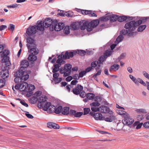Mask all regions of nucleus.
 Wrapping results in <instances>:
<instances>
[{"label": "nucleus", "mask_w": 149, "mask_h": 149, "mask_svg": "<svg viewBox=\"0 0 149 149\" xmlns=\"http://www.w3.org/2000/svg\"><path fill=\"white\" fill-rule=\"evenodd\" d=\"M95 96L94 94L92 93H88L86 95V97L88 98V99L90 100L93 99Z\"/></svg>", "instance_id": "nucleus-34"}, {"label": "nucleus", "mask_w": 149, "mask_h": 149, "mask_svg": "<svg viewBox=\"0 0 149 149\" xmlns=\"http://www.w3.org/2000/svg\"><path fill=\"white\" fill-rule=\"evenodd\" d=\"M112 51H111L110 50H107L104 53L103 56L104 58L106 59L108 57L112 54Z\"/></svg>", "instance_id": "nucleus-22"}, {"label": "nucleus", "mask_w": 149, "mask_h": 149, "mask_svg": "<svg viewBox=\"0 0 149 149\" xmlns=\"http://www.w3.org/2000/svg\"><path fill=\"white\" fill-rule=\"evenodd\" d=\"M20 103L23 106H24L26 107H28L29 106L28 104L26 103L25 101L24 100H22L20 101Z\"/></svg>", "instance_id": "nucleus-61"}, {"label": "nucleus", "mask_w": 149, "mask_h": 149, "mask_svg": "<svg viewBox=\"0 0 149 149\" xmlns=\"http://www.w3.org/2000/svg\"><path fill=\"white\" fill-rule=\"evenodd\" d=\"M90 114L92 116L94 117L95 120H103V117L102 114L99 112H98L95 113H94L91 111L90 112Z\"/></svg>", "instance_id": "nucleus-13"}, {"label": "nucleus", "mask_w": 149, "mask_h": 149, "mask_svg": "<svg viewBox=\"0 0 149 149\" xmlns=\"http://www.w3.org/2000/svg\"><path fill=\"white\" fill-rule=\"evenodd\" d=\"M69 26H65L64 28V31H65V33L66 34H69L70 33V31H69Z\"/></svg>", "instance_id": "nucleus-60"}, {"label": "nucleus", "mask_w": 149, "mask_h": 149, "mask_svg": "<svg viewBox=\"0 0 149 149\" xmlns=\"http://www.w3.org/2000/svg\"><path fill=\"white\" fill-rule=\"evenodd\" d=\"M81 13L84 15H88L90 17H97V15L95 13V11L86 10H80Z\"/></svg>", "instance_id": "nucleus-10"}, {"label": "nucleus", "mask_w": 149, "mask_h": 149, "mask_svg": "<svg viewBox=\"0 0 149 149\" xmlns=\"http://www.w3.org/2000/svg\"><path fill=\"white\" fill-rule=\"evenodd\" d=\"M83 114V113L81 112H76L74 114V117L76 118L79 117H81Z\"/></svg>", "instance_id": "nucleus-47"}, {"label": "nucleus", "mask_w": 149, "mask_h": 149, "mask_svg": "<svg viewBox=\"0 0 149 149\" xmlns=\"http://www.w3.org/2000/svg\"><path fill=\"white\" fill-rule=\"evenodd\" d=\"M2 61L4 62L5 65L6 66H8L10 64L8 57H6L5 58H3Z\"/></svg>", "instance_id": "nucleus-23"}, {"label": "nucleus", "mask_w": 149, "mask_h": 149, "mask_svg": "<svg viewBox=\"0 0 149 149\" xmlns=\"http://www.w3.org/2000/svg\"><path fill=\"white\" fill-rule=\"evenodd\" d=\"M65 56L66 59H69L70 57L72 58L73 56L72 52H68V51H66L65 54Z\"/></svg>", "instance_id": "nucleus-25"}, {"label": "nucleus", "mask_w": 149, "mask_h": 149, "mask_svg": "<svg viewBox=\"0 0 149 149\" xmlns=\"http://www.w3.org/2000/svg\"><path fill=\"white\" fill-rule=\"evenodd\" d=\"M20 90L23 91V93L26 94L28 97H30L32 95L33 91L35 88V86L32 84H28L26 82L20 83Z\"/></svg>", "instance_id": "nucleus-3"}, {"label": "nucleus", "mask_w": 149, "mask_h": 149, "mask_svg": "<svg viewBox=\"0 0 149 149\" xmlns=\"http://www.w3.org/2000/svg\"><path fill=\"white\" fill-rule=\"evenodd\" d=\"M2 53L1 57L3 58H5L6 57H8V55L9 54L10 52L8 50H5Z\"/></svg>", "instance_id": "nucleus-29"}, {"label": "nucleus", "mask_w": 149, "mask_h": 149, "mask_svg": "<svg viewBox=\"0 0 149 149\" xmlns=\"http://www.w3.org/2000/svg\"><path fill=\"white\" fill-rule=\"evenodd\" d=\"M143 126L145 128H149V121L146 122L143 124Z\"/></svg>", "instance_id": "nucleus-64"}, {"label": "nucleus", "mask_w": 149, "mask_h": 149, "mask_svg": "<svg viewBox=\"0 0 149 149\" xmlns=\"http://www.w3.org/2000/svg\"><path fill=\"white\" fill-rule=\"evenodd\" d=\"M78 54L81 56H84L86 54V52L83 50H78Z\"/></svg>", "instance_id": "nucleus-42"}, {"label": "nucleus", "mask_w": 149, "mask_h": 149, "mask_svg": "<svg viewBox=\"0 0 149 149\" xmlns=\"http://www.w3.org/2000/svg\"><path fill=\"white\" fill-rule=\"evenodd\" d=\"M37 25L30 26L26 29V33L29 36L34 35L37 31Z\"/></svg>", "instance_id": "nucleus-8"}, {"label": "nucleus", "mask_w": 149, "mask_h": 149, "mask_svg": "<svg viewBox=\"0 0 149 149\" xmlns=\"http://www.w3.org/2000/svg\"><path fill=\"white\" fill-rule=\"evenodd\" d=\"M116 112L118 114L123 116L124 117L125 116V115L126 113L125 111L120 110L117 109L116 110Z\"/></svg>", "instance_id": "nucleus-37"}, {"label": "nucleus", "mask_w": 149, "mask_h": 149, "mask_svg": "<svg viewBox=\"0 0 149 149\" xmlns=\"http://www.w3.org/2000/svg\"><path fill=\"white\" fill-rule=\"evenodd\" d=\"M1 77L3 79L7 78L9 75V72L8 70H3L1 71Z\"/></svg>", "instance_id": "nucleus-18"}, {"label": "nucleus", "mask_w": 149, "mask_h": 149, "mask_svg": "<svg viewBox=\"0 0 149 149\" xmlns=\"http://www.w3.org/2000/svg\"><path fill=\"white\" fill-rule=\"evenodd\" d=\"M26 40L27 43L26 45L28 52L30 53L27 59L31 63L33 64L37 58V57L36 56L37 54L36 45V41L33 38H32L30 36L27 37Z\"/></svg>", "instance_id": "nucleus-1"}, {"label": "nucleus", "mask_w": 149, "mask_h": 149, "mask_svg": "<svg viewBox=\"0 0 149 149\" xmlns=\"http://www.w3.org/2000/svg\"><path fill=\"white\" fill-rule=\"evenodd\" d=\"M18 5H19L15 3L11 4L10 5H8L7 6V7L8 8H17L18 7Z\"/></svg>", "instance_id": "nucleus-50"}, {"label": "nucleus", "mask_w": 149, "mask_h": 149, "mask_svg": "<svg viewBox=\"0 0 149 149\" xmlns=\"http://www.w3.org/2000/svg\"><path fill=\"white\" fill-rule=\"evenodd\" d=\"M134 120L132 118L127 116L124 117V119L122 120V123L124 125H126L129 126L132 125L134 122Z\"/></svg>", "instance_id": "nucleus-12"}, {"label": "nucleus", "mask_w": 149, "mask_h": 149, "mask_svg": "<svg viewBox=\"0 0 149 149\" xmlns=\"http://www.w3.org/2000/svg\"><path fill=\"white\" fill-rule=\"evenodd\" d=\"M129 32L128 30H126L125 29H123L121 30L120 32V34L122 35L123 36V35H125L127 33H128Z\"/></svg>", "instance_id": "nucleus-45"}, {"label": "nucleus", "mask_w": 149, "mask_h": 149, "mask_svg": "<svg viewBox=\"0 0 149 149\" xmlns=\"http://www.w3.org/2000/svg\"><path fill=\"white\" fill-rule=\"evenodd\" d=\"M53 80H56V79H57L59 76V74L57 72L53 73Z\"/></svg>", "instance_id": "nucleus-53"}, {"label": "nucleus", "mask_w": 149, "mask_h": 149, "mask_svg": "<svg viewBox=\"0 0 149 149\" xmlns=\"http://www.w3.org/2000/svg\"><path fill=\"white\" fill-rule=\"evenodd\" d=\"M100 111L102 113H107L109 111V108L108 107L102 106L100 107Z\"/></svg>", "instance_id": "nucleus-19"}, {"label": "nucleus", "mask_w": 149, "mask_h": 149, "mask_svg": "<svg viewBox=\"0 0 149 149\" xmlns=\"http://www.w3.org/2000/svg\"><path fill=\"white\" fill-rule=\"evenodd\" d=\"M99 64L98 61H95L92 62L91 63V67L93 68H95L97 66V65Z\"/></svg>", "instance_id": "nucleus-44"}, {"label": "nucleus", "mask_w": 149, "mask_h": 149, "mask_svg": "<svg viewBox=\"0 0 149 149\" xmlns=\"http://www.w3.org/2000/svg\"><path fill=\"white\" fill-rule=\"evenodd\" d=\"M103 119L106 121L111 122L116 120V118L113 115H111L107 117H103Z\"/></svg>", "instance_id": "nucleus-16"}, {"label": "nucleus", "mask_w": 149, "mask_h": 149, "mask_svg": "<svg viewBox=\"0 0 149 149\" xmlns=\"http://www.w3.org/2000/svg\"><path fill=\"white\" fill-rule=\"evenodd\" d=\"M84 115H86L88 114L90 111H91V110L90 108H85L84 109Z\"/></svg>", "instance_id": "nucleus-49"}, {"label": "nucleus", "mask_w": 149, "mask_h": 149, "mask_svg": "<svg viewBox=\"0 0 149 149\" xmlns=\"http://www.w3.org/2000/svg\"><path fill=\"white\" fill-rule=\"evenodd\" d=\"M91 108L92 112L93 113L99 111L100 110V107H91Z\"/></svg>", "instance_id": "nucleus-41"}, {"label": "nucleus", "mask_w": 149, "mask_h": 149, "mask_svg": "<svg viewBox=\"0 0 149 149\" xmlns=\"http://www.w3.org/2000/svg\"><path fill=\"white\" fill-rule=\"evenodd\" d=\"M56 64H54V68L53 69L52 72L53 73H55L58 72L59 70H60V68L58 67V66H56Z\"/></svg>", "instance_id": "nucleus-40"}, {"label": "nucleus", "mask_w": 149, "mask_h": 149, "mask_svg": "<svg viewBox=\"0 0 149 149\" xmlns=\"http://www.w3.org/2000/svg\"><path fill=\"white\" fill-rule=\"evenodd\" d=\"M99 22L100 21L98 19L93 20L90 22L85 21L81 26V29L84 30L86 29L88 31H92L94 28L97 27Z\"/></svg>", "instance_id": "nucleus-5"}, {"label": "nucleus", "mask_w": 149, "mask_h": 149, "mask_svg": "<svg viewBox=\"0 0 149 149\" xmlns=\"http://www.w3.org/2000/svg\"><path fill=\"white\" fill-rule=\"evenodd\" d=\"M100 105V103L98 102H93L90 104L91 107H98Z\"/></svg>", "instance_id": "nucleus-39"}, {"label": "nucleus", "mask_w": 149, "mask_h": 149, "mask_svg": "<svg viewBox=\"0 0 149 149\" xmlns=\"http://www.w3.org/2000/svg\"><path fill=\"white\" fill-rule=\"evenodd\" d=\"M54 20L49 17L46 18L43 22L41 21H38V30L43 31L45 30V27L47 28L51 27L52 29V27L54 26Z\"/></svg>", "instance_id": "nucleus-4"}, {"label": "nucleus", "mask_w": 149, "mask_h": 149, "mask_svg": "<svg viewBox=\"0 0 149 149\" xmlns=\"http://www.w3.org/2000/svg\"><path fill=\"white\" fill-rule=\"evenodd\" d=\"M58 12L57 14V15L58 16H60L62 17H65L64 13L65 11L64 10H58Z\"/></svg>", "instance_id": "nucleus-46"}, {"label": "nucleus", "mask_w": 149, "mask_h": 149, "mask_svg": "<svg viewBox=\"0 0 149 149\" xmlns=\"http://www.w3.org/2000/svg\"><path fill=\"white\" fill-rule=\"evenodd\" d=\"M65 16L68 17H72L74 15L73 12L71 11H65Z\"/></svg>", "instance_id": "nucleus-31"}, {"label": "nucleus", "mask_w": 149, "mask_h": 149, "mask_svg": "<svg viewBox=\"0 0 149 149\" xmlns=\"http://www.w3.org/2000/svg\"><path fill=\"white\" fill-rule=\"evenodd\" d=\"M54 124L55 125V123L49 122L47 123V126L50 128H52Z\"/></svg>", "instance_id": "nucleus-57"}, {"label": "nucleus", "mask_w": 149, "mask_h": 149, "mask_svg": "<svg viewBox=\"0 0 149 149\" xmlns=\"http://www.w3.org/2000/svg\"><path fill=\"white\" fill-rule=\"evenodd\" d=\"M135 23L134 25H135L136 27L137 26H139L140 24L142 23V22L141 19L136 22L135 21Z\"/></svg>", "instance_id": "nucleus-58"}, {"label": "nucleus", "mask_w": 149, "mask_h": 149, "mask_svg": "<svg viewBox=\"0 0 149 149\" xmlns=\"http://www.w3.org/2000/svg\"><path fill=\"white\" fill-rule=\"evenodd\" d=\"M29 77V75L28 74H24L22 76V79H24V81L27 80Z\"/></svg>", "instance_id": "nucleus-56"}, {"label": "nucleus", "mask_w": 149, "mask_h": 149, "mask_svg": "<svg viewBox=\"0 0 149 149\" xmlns=\"http://www.w3.org/2000/svg\"><path fill=\"white\" fill-rule=\"evenodd\" d=\"M110 17L111 21L114 22L117 20L118 21V16L117 15H113L112 16L110 15Z\"/></svg>", "instance_id": "nucleus-28"}, {"label": "nucleus", "mask_w": 149, "mask_h": 149, "mask_svg": "<svg viewBox=\"0 0 149 149\" xmlns=\"http://www.w3.org/2000/svg\"><path fill=\"white\" fill-rule=\"evenodd\" d=\"M63 107L62 106H59L56 109H54V112L56 114H59L62 111Z\"/></svg>", "instance_id": "nucleus-33"}, {"label": "nucleus", "mask_w": 149, "mask_h": 149, "mask_svg": "<svg viewBox=\"0 0 149 149\" xmlns=\"http://www.w3.org/2000/svg\"><path fill=\"white\" fill-rule=\"evenodd\" d=\"M72 77H73V79L74 80H77L80 78L79 75L77 74H74Z\"/></svg>", "instance_id": "nucleus-63"}, {"label": "nucleus", "mask_w": 149, "mask_h": 149, "mask_svg": "<svg viewBox=\"0 0 149 149\" xmlns=\"http://www.w3.org/2000/svg\"><path fill=\"white\" fill-rule=\"evenodd\" d=\"M69 109L68 107H64L62 109L63 110L62 111V113L64 115H68L69 114Z\"/></svg>", "instance_id": "nucleus-24"}, {"label": "nucleus", "mask_w": 149, "mask_h": 149, "mask_svg": "<svg viewBox=\"0 0 149 149\" xmlns=\"http://www.w3.org/2000/svg\"><path fill=\"white\" fill-rule=\"evenodd\" d=\"M72 65L70 64H66L63 67H61L60 72L61 74H63V77H66L69 76L71 72Z\"/></svg>", "instance_id": "nucleus-6"}, {"label": "nucleus", "mask_w": 149, "mask_h": 149, "mask_svg": "<svg viewBox=\"0 0 149 149\" xmlns=\"http://www.w3.org/2000/svg\"><path fill=\"white\" fill-rule=\"evenodd\" d=\"M123 36L122 35L120 34L116 38L115 41L116 43H119L123 40Z\"/></svg>", "instance_id": "nucleus-38"}, {"label": "nucleus", "mask_w": 149, "mask_h": 149, "mask_svg": "<svg viewBox=\"0 0 149 149\" xmlns=\"http://www.w3.org/2000/svg\"><path fill=\"white\" fill-rule=\"evenodd\" d=\"M86 94H86V93L83 90V89L82 91H81V92H80V93L79 95L81 97L83 98L86 96Z\"/></svg>", "instance_id": "nucleus-52"}, {"label": "nucleus", "mask_w": 149, "mask_h": 149, "mask_svg": "<svg viewBox=\"0 0 149 149\" xmlns=\"http://www.w3.org/2000/svg\"><path fill=\"white\" fill-rule=\"evenodd\" d=\"M47 97L44 95L38 97V108L39 109L42 108L43 110L51 113L54 111L53 107H55L52 105L51 102H47Z\"/></svg>", "instance_id": "nucleus-2"}, {"label": "nucleus", "mask_w": 149, "mask_h": 149, "mask_svg": "<svg viewBox=\"0 0 149 149\" xmlns=\"http://www.w3.org/2000/svg\"><path fill=\"white\" fill-rule=\"evenodd\" d=\"M65 27V24L63 22L58 23L56 19L54 20V26L52 27V30L56 31H59L62 30Z\"/></svg>", "instance_id": "nucleus-7"}, {"label": "nucleus", "mask_w": 149, "mask_h": 149, "mask_svg": "<svg viewBox=\"0 0 149 149\" xmlns=\"http://www.w3.org/2000/svg\"><path fill=\"white\" fill-rule=\"evenodd\" d=\"M97 70V72L94 74V75L92 77L94 78L95 80L97 81V76L100 75L101 73L102 70L101 69H100Z\"/></svg>", "instance_id": "nucleus-27"}, {"label": "nucleus", "mask_w": 149, "mask_h": 149, "mask_svg": "<svg viewBox=\"0 0 149 149\" xmlns=\"http://www.w3.org/2000/svg\"><path fill=\"white\" fill-rule=\"evenodd\" d=\"M26 69V68L21 66L19 71L16 72L15 73V75L22 76L24 74V72Z\"/></svg>", "instance_id": "nucleus-15"}, {"label": "nucleus", "mask_w": 149, "mask_h": 149, "mask_svg": "<svg viewBox=\"0 0 149 149\" xmlns=\"http://www.w3.org/2000/svg\"><path fill=\"white\" fill-rule=\"evenodd\" d=\"M120 66L118 64H114L111 65L109 71L110 72L112 71L114 72H116L119 69Z\"/></svg>", "instance_id": "nucleus-17"}, {"label": "nucleus", "mask_w": 149, "mask_h": 149, "mask_svg": "<svg viewBox=\"0 0 149 149\" xmlns=\"http://www.w3.org/2000/svg\"><path fill=\"white\" fill-rule=\"evenodd\" d=\"M127 17L126 16H118V21L119 22H123L126 21L127 19Z\"/></svg>", "instance_id": "nucleus-32"}, {"label": "nucleus", "mask_w": 149, "mask_h": 149, "mask_svg": "<svg viewBox=\"0 0 149 149\" xmlns=\"http://www.w3.org/2000/svg\"><path fill=\"white\" fill-rule=\"evenodd\" d=\"M29 65V63L28 61L26 60H23L22 61L21 63V66L26 68Z\"/></svg>", "instance_id": "nucleus-21"}, {"label": "nucleus", "mask_w": 149, "mask_h": 149, "mask_svg": "<svg viewBox=\"0 0 149 149\" xmlns=\"http://www.w3.org/2000/svg\"><path fill=\"white\" fill-rule=\"evenodd\" d=\"M109 25L107 23L105 22L102 24H101L99 27L98 30H97V31H101L102 29L109 27Z\"/></svg>", "instance_id": "nucleus-20"}, {"label": "nucleus", "mask_w": 149, "mask_h": 149, "mask_svg": "<svg viewBox=\"0 0 149 149\" xmlns=\"http://www.w3.org/2000/svg\"><path fill=\"white\" fill-rule=\"evenodd\" d=\"M126 54L125 53L121 54L120 56L118 58V59L120 61L121 59L124 58Z\"/></svg>", "instance_id": "nucleus-62"}, {"label": "nucleus", "mask_w": 149, "mask_h": 149, "mask_svg": "<svg viewBox=\"0 0 149 149\" xmlns=\"http://www.w3.org/2000/svg\"><path fill=\"white\" fill-rule=\"evenodd\" d=\"M5 83V79H0V88H2L4 86Z\"/></svg>", "instance_id": "nucleus-48"}, {"label": "nucleus", "mask_w": 149, "mask_h": 149, "mask_svg": "<svg viewBox=\"0 0 149 149\" xmlns=\"http://www.w3.org/2000/svg\"><path fill=\"white\" fill-rule=\"evenodd\" d=\"M83 89V87L79 84H77L75 88H73L72 92L76 95H79Z\"/></svg>", "instance_id": "nucleus-11"}, {"label": "nucleus", "mask_w": 149, "mask_h": 149, "mask_svg": "<svg viewBox=\"0 0 149 149\" xmlns=\"http://www.w3.org/2000/svg\"><path fill=\"white\" fill-rule=\"evenodd\" d=\"M86 73L85 71H82L79 73V76L80 78L82 77L84 75H85Z\"/></svg>", "instance_id": "nucleus-54"}, {"label": "nucleus", "mask_w": 149, "mask_h": 149, "mask_svg": "<svg viewBox=\"0 0 149 149\" xmlns=\"http://www.w3.org/2000/svg\"><path fill=\"white\" fill-rule=\"evenodd\" d=\"M110 15H108L101 17L99 18L98 19L100 21L106 22L108 20L110 19Z\"/></svg>", "instance_id": "nucleus-26"}, {"label": "nucleus", "mask_w": 149, "mask_h": 149, "mask_svg": "<svg viewBox=\"0 0 149 149\" xmlns=\"http://www.w3.org/2000/svg\"><path fill=\"white\" fill-rule=\"evenodd\" d=\"M106 60V59L104 58L103 56H101L99 57L98 61H97L99 63V64H102L104 61Z\"/></svg>", "instance_id": "nucleus-35"}, {"label": "nucleus", "mask_w": 149, "mask_h": 149, "mask_svg": "<svg viewBox=\"0 0 149 149\" xmlns=\"http://www.w3.org/2000/svg\"><path fill=\"white\" fill-rule=\"evenodd\" d=\"M140 19L142 22V23H144L146 21L149 20V16L146 17H142Z\"/></svg>", "instance_id": "nucleus-43"}, {"label": "nucleus", "mask_w": 149, "mask_h": 149, "mask_svg": "<svg viewBox=\"0 0 149 149\" xmlns=\"http://www.w3.org/2000/svg\"><path fill=\"white\" fill-rule=\"evenodd\" d=\"M29 100L31 104H34L37 101V91L36 92L33 94V97L30 98Z\"/></svg>", "instance_id": "nucleus-14"}, {"label": "nucleus", "mask_w": 149, "mask_h": 149, "mask_svg": "<svg viewBox=\"0 0 149 149\" xmlns=\"http://www.w3.org/2000/svg\"><path fill=\"white\" fill-rule=\"evenodd\" d=\"M15 26L13 24H10L8 27V29L13 31L15 29Z\"/></svg>", "instance_id": "nucleus-51"}, {"label": "nucleus", "mask_w": 149, "mask_h": 149, "mask_svg": "<svg viewBox=\"0 0 149 149\" xmlns=\"http://www.w3.org/2000/svg\"><path fill=\"white\" fill-rule=\"evenodd\" d=\"M15 76H16V77L14 79L15 82L17 84H19V83L20 84V82L21 81L22 79V76H18L17 75H15Z\"/></svg>", "instance_id": "nucleus-30"}, {"label": "nucleus", "mask_w": 149, "mask_h": 149, "mask_svg": "<svg viewBox=\"0 0 149 149\" xmlns=\"http://www.w3.org/2000/svg\"><path fill=\"white\" fill-rule=\"evenodd\" d=\"M25 112H26V113H25V115L26 116L27 118H29L32 119L33 118V117L32 115L31 114H30L29 113V112H28L24 111Z\"/></svg>", "instance_id": "nucleus-59"}, {"label": "nucleus", "mask_w": 149, "mask_h": 149, "mask_svg": "<svg viewBox=\"0 0 149 149\" xmlns=\"http://www.w3.org/2000/svg\"><path fill=\"white\" fill-rule=\"evenodd\" d=\"M129 77L131 79L135 84H137L136 79L132 75L130 74Z\"/></svg>", "instance_id": "nucleus-55"}, {"label": "nucleus", "mask_w": 149, "mask_h": 149, "mask_svg": "<svg viewBox=\"0 0 149 149\" xmlns=\"http://www.w3.org/2000/svg\"><path fill=\"white\" fill-rule=\"evenodd\" d=\"M135 23L134 20L131 21L126 23L125 25L124 28L127 29L130 32H132L136 29V27L134 24Z\"/></svg>", "instance_id": "nucleus-9"}, {"label": "nucleus", "mask_w": 149, "mask_h": 149, "mask_svg": "<svg viewBox=\"0 0 149 149\" xmlns=\"http://www.w3.org/2000/svg\"><path fill=\"white\" fill-rule=\"evenodd\" d=\"M146 25H141L139 26L137 29L138 32L143 31L146 28Z\"/></svg>", "instance_id": "nucleus-36"}]
</instances>
